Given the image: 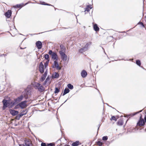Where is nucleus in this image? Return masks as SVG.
Returning a JSON list of instances; mask_svg holds the SVG:
<instances>
[{
  "label": "nucleus",
  "instance_id": "nucleus-1",
  "mask_svg": "<svg viewBox=\"0 0 146 146\" xmlns=\"http://www.w3.org/2000/svg\"><path fill=\"white\" fill-rule=\"evenodd\" d=\"M28 96L27 93H24L21 96L14 99V100L15 101V102L17 104L21 102L23 99L24 98L26 99L28 98Z\"/></svg>",
  "mask_w": 146,
  "mask_h": 146
},
{
  "label": "nucleus",
  "instance_id": "nucleus-2",
  "mask_svg": "<svg viewBox=\"0 0 146 146\" xmlns=\"http://www.w3.org/2000/svg\"><path fill=\"white\" fill-rule=\"evenodd\" d=\"M91 44L92 42H90L87 43L84 47L79 50V52L80 53H82L85 51H87Z\"/></svg>",
  "mask_w": 146,
  "mask_h": 146
},
{
  "label": "nucleus",
  "instance_id": "nucleus-3",
  "mask_svg": "<svg viewBox=\"0 0 146 146\" xmlns=\"http://www.w3.org/2000/svg\"><path fill=\"white\" fill-rule=\"evenodd\" d=\"M48 53L49 54L51 55L52 59L55 60H58V56L56 52H52L51 50H50Z\"/></svg>",
  "mask_w": 146,
  "mask_h": 146
},
{
  "label": "nucleus",
  "instance_id": "nucleus-4",
  "mask_svg": "<svg viewBox=\"0 0 146 146\" xmlns=\"http://www.w3.org/2000/svg\"><path fill=\"white\" fill-rule=\"evenodd\" d=\"M36 89H38L39 92H42L44 91V89L43 86L39 83H36L35 85Z\"/></svg>",
  "mask_w": 146,
  "mask_h": 146
},
{
  "label": "nucleus",
  "instance_id": "nucleus-5",
  "mask_svg": "<svg viewBox=\"0 0 146 146\" xmlns=\"http://www.w3.org/2000/svg\"><path fill=\"white\" fill-rule=\"evenodd\" d=\"M2 102L3 104L2 109L4 110L9 105V103L8 100L5 99L3 100Z\"/></svg>",
  "mask_w": 146,
  "mask_h": 146
},
{
  "label": "nucleus",
  "instance_id": "nucleus-6",
  "mask_svg": "<svg viewBox=\"0 0 146 146\" xmlns=\"http://www.w3.org/2000/svg\"><path fill=\"white\" fill-rule=\"evenodd\" d=\"M59 53L60 54L62 60L64 61H66L67 58V56L62 51V50L60 51Z\"/></svg>",
  "mask_w": 146,
  "mask_h": 146
},
{
  "label": "nucleus",
  "instance_id": "nucleus-7",
  "mask_svg": "<svg viewBox=\"0 0 146 146\" xmlns=\"http://www.w3.org/2000/svg\"><path fill=\"white\" fill-rule=\"evenodd\" d=\"M27 102V101L25 100L21 102L18 104L17 106H19L22 109H23L25 108L26 106V103Z\"/></svg>",
  "mask_w": 146,
  "mask_h": 146
},
{
  "label": "nucleus",
  "instance_id": "nucleus-8",
  "mask_svg": "<svg viewBox=\"0 0 146 146\" xmlns=\"http://www.w3.org/2000/svg\"><path fill=\"white\" fill-rule=\"evenodd\" d=\"M25 145L23 144H20L19 145V146H30L31 144L30 141L29 139H26L24 141Z\"/></svg>",
  "mask_w": 146,
  "mask_h": 146
},
{
  "label": "nucleus",
  "instance_id": "nucleus-9",
  "mask_svg": "<svg viewBox=\"0 0 146 146\" xmlns=\"http://www.w3.org/2000/svg\"><path fill=\"white\" fill-rule=\"evenodd\" d=\"M39 70L42 73L44 72V66L42 62H40L39 64Z\"/></svg>",
  "mask_w": 146,
  "mask_h": 146
},
{
  "label": "nucleus",
  "instance_id": "nucleus-10",
  "mask_svg": "<svg viewBox=\"0 0 146 146\" xmlns=\"http://www.w3.org/2000/svg\"><path fill=\"white\" fill-rule=\"evenodd\" d=\"M145 124V121L144 119L142 120H139L137 123V125L139 126H144Z\"/></svg>",
  "mask_w": 146,
  "mask_h": 146
},
{
  "label": "nucleus",
  "instance_id": "nucleus-11",
  "mask_svg": "<svg viewBox=\"0 0 146 146\" xmlns=\"http://www.w3.org/2000/svg\"><path fill=\"white\" fill-rule=\"evenodd\" d=\"M9 111L10 113L13 116L16 115H17L19 113L18 111L12 109H10L9 110Z\"/></svg>",
  "mask_w": 146,
  "mask_h": 146
},
{
  "label": "nucleus",
  "instance_id": "nucleus-12",
  "mask_svg": "<svg viewBox=\"0 0 146 146\" xmlns=\"http://www.w3.org/2000/svg\"><path fill=\"white\" fill-rule=\"evenodd\" d=\"M36 45L38 49H40L42 47V44L40 41H38L36 43Z\"/></svg>",
  "mask_w": 146,
  "mask_h": 146
},
{
  "label": "nucleus",
  "instance_id": "nucleus-13",
  "mask_svg": "<svg viewBox=\"0 0 146 146\" xmlns=\"http://www.w3.org/2000/svg\"><path fill=\"white\" fill-rule=\"evenodd\" d=\"M81 75L82 78H84L87 76V73L85 70H83L81 73Z\"/></svg>",
  "mask_w": 146,
  "mask_h": 146
},
{
  "label": "nucleus",
  "instance_id": "nucleus-14",
  "mask_svg": "<svg viewBox=\"0 0 146 146\" xmlns=\"http://www.w3.org/2000/svg\"><path fill=\"white\" fill-rule=\"evenodd\" d=\"M12 13L11 11L8 10L5 13V16L8 18H9L11 15Z\"/></svg>",
  "mask_w": 146,
  "mask_h": 146
},
{
  "label": "nucleus",
  "instance_id": "nucleus-15",
  "mask_svg": "<svg viewBox=\"0 0 146 146\" xmlns=\"http://www.w3.org/2000/svg\"><path fill=\"white\" fill-rule=\"evenodd\" d=\"M24 6V4L22 3L21 4H17V5L14 6L13 7L15 8H21L22 7Z\"/></svg>",
  "mask_w": 146,
  "mask_h": 146
},
{
  "label": "nucleus",
  "instance_id": "nucleus-16",
  "mask_svg": "<svg viewBox=\"0 0 146 146\" xmlns=\"http://www.w3.org/2000/svg\"><path fill=\"white\" fill-rule=\"evenodd\" d=\"M70 92V90L68 88H65L64 91V93L62 94L63 96H64L66 94ZM62 95V93L61 94V96Z\"/></svg>",
  "mask_w": 146,
  "mask_h": 146
},
{
  "label": "nucleus",
  "instance_id": "nucleus-17",
  "mask_svg": "<svg viewBox=\"0 0 146 146\" xmlns=\"http://www.w3.org/2000/svg\"><path fill=\"white\" fill-rule=\"evenodd\" d=\"M58 60H55L54 62V65L52 66V68H56L59 65L58 63L57 62Z\"/></svg>",
  "mask_w": 146,
  "mask_h": 146
},
{
  "label": "nucleus",
  "instance_id": "nucleus-18",
  "mask_svg": "<svg viewBox=\"0 0 146 146\" xmlns=\"http://www.w3.org/2000/svg\"><path fill=\"white\" fill-rule=\"evenodd\" d=\"M93 27L94 30L96 31H98L99 30V27L97 26V25L96 24H95L94 25Z\"/></svg>",
  "mask_w": 146,
  "mask_h": 146
},
{
  "label": "nucleus",
  "instance_id": "nucleus-19",
  "mask_svg": "<svg viewBox=\"0 0 146 146\" xmlns=\"http://www.w3.org/2000/svg\"><path fill=\"white\" fill-rule=\"evenodd\" d=\"M80 144V142L78 141H76L75 142L73 143L72 144V145L73 146H77Z\"/></svg>",
  "mask_w": 146,
  "mask_h": 146
},
{
  "label": "nucleus",
  "instance_id": "nucleus-20",
  "mask_svg": "<svg viewBox=\"0 0 146 146\" xmlns=\"http://www.w3.org/2000/svg\"><path fill=\"white\" fill-rule=\"evenodd\" d=\"M27 111L26 110H23L19 114L22 117L24 115L27 114Z\"/></svg>",
  "mask_w": 146,
  "mask_h": 146
},
{
  "label": "nucleus",
  "instance_id": "nucleus-21",
  "mask_svg": "<svg viewBox=\"0 0 146 146\" xmlns=\"http://www.w3.org/2000/svg\"><path fill=\"white\" fill-rule=\"evenodd\" d=\"M117 123L118 125L122 126L123 124V122L122 119H120L117 122Z\"/></svg>",
  "mask_w": 146,
  "mask_h": 146
},
{
  "label": "nucleus",
  "instance_id": "nucleus-22",
  "mask_svg": "<svg viewBox=\"0 0 146 146\" xmlns=\"http://www.w3.org/2000/svg\"><path fill=\"white\" fill-rule=\"evenodd\" d=\"M46 75H45L44 74L42 76L41 78L40 79V81L41 82H43L45 79L46 76Z\"/></svg>",
  "mask_w": 146,
  "mask_h": 146
},
{
  "label": "nucleus",
  "instance_id": "nucleus-23",
  "mask_svg": "<svg viewBox=\"0 0 146 146\" xmlns=\"http://www.w3.org/2000/svg\"><path fill=\"white\" fill-rule=\"evenodd\" d=\"M68 88L70 89H72L73 88V86L70 84H69L67 85Z\"/></svg>",
  "mask_w": 146,
  "mask_h": 146
},
{
  "label": "nucleus",
  "instance_id": "nucleus-24",
  "mask_svg": "<svg viewBox=\"0 0 146 146\" xmlns=\"http://www.w3.org/2000/svg\"><path fill=\"white\" fill-rule=\"evenodd\" d=\"M136 64L139 66H141V62L139 60H137L136 61Z\"/></svg>",
  "mask_w": 146,
  "mask_h": 146
},
{
  "label": "nucleus",
  "instance_id": "nucleus-25",
  "mask_svg": "<svg viewBox=\"0 0 146 146\" xmlns=\"http://www.w3.org/2000/svg\"><path fill=\"white\" fill-rule=\"evenodd\" d=\"M60 92V89L57 87L55 88V90L54 92L55 94H57Z\"/></svg>",
  "mask_w": 146,
  "mask_h": 146
},
{
  "label": "nucleus",
  "instance_id": "nucleus-26",
  "mask_svg": "<svg viewBox=\"0 0 146 146\" xmlns=\"http://www.w3.org/2000/svg\"><path fill=\"white\" fill-rule=\"evenodd\" d=\"M50 79V77L48 76L45 80V81L44 83V85L45 84H46V83Z\"/></svg>",
  "mask_w": 146,
  "mask_h": 146
},
{
  "label": "nucleus",
  "instance_id": "nucleus-27",
  "mask_svg": "<svg viewBox=\"0 0 146 146\" xmlns=\"http://www.w3.org/2000/svg\"><path fill=\"white\" fill-rule=\"evenodd\" d=\"M59 76V74L56 72L55 73V75L54 76V78H58Z\"/></svg>",
  "mask_w": 146,
  "mask_h": 146
},
{
  "label": "nucleus",
  "instance_id": "nucleus-28",
  "mask_svg": "<svg viewBox=\"0 0 146 146\" xmlns=\"http://www.w3.org/2000/svg\"><path fill=\"white\" fill-rule=\"evenodd\" d=\"M96 143L97 145L99 146H102L103 145V143L101 141H98L96 142Z\"/></svg>",
  "mask_w": 146,
  "mask_h": 146
},
{
  "label": "nucleus",
  "instance_id": "nucleus-29",
  "mask_svg": "<svg viewBox=\"0 0 146 146\" xmlns=\"http://www.w3.org/2000/svg\"><path fill=\"white\" fill-rule=\"evenodd\" d=\"M117 118H116L114 116H113L111 117V118L110 119L111 120H114L116 121L117 120Z\"/></svg>",
  "mask_w": 146,
  "mask_h": 146
},
{
  "label": "nucleus",
  "instance_id": "nucleus-30",
  "mask_svg": "<svg viewBox=\"0 0 146 146\" xmlns=\"http://www.w3.org/2000/svg\"><path fill=\"white\" fill-rule=\"evenodd\" d=\"M44 58L45 59L48 60H49V56L48 54H46L45 55Z\"/></svg>",
  "mask_w": 146,
  "mask_h": 146
},
{
  "label": "nucleus",
  "instance_id": "nucleus-31",
  "mask_svg": "<svg viewBox=\"0 0 146 146\" xmlns=\"http://www.w3.org/2000/svg\"><path fill=\"white\" fill-rule=\"evenodd\" d=\"M49 62V60H47L46 62L44 64V66L45 68H46L48 66V63Z\"/></svg>",
  "mask_w": 146,
  "mask_h": 146
},
{
  "label": "nucleus",
  "instance_id": "nucleus-32",
  "mask_svg": "<svg viewBox=\"0 0 146 146\" xmlns=\"http://www.w3.org/2000/svg\"><path fill=\"white\" fill-rule=\"evenodd\" d=\"M102 140L104 141H106L108 139V137L107 136H104L103 137Z\"/></svg>",
  "mask_w": 146,
  "mask_h": 146
},
{
  "label": "nucleus",
  "instance_id": "nucleus-33",
  "mask_svg": "<svg viewBox=\"0 0 146 146\" xmlns=\"http://www.w3.org/2000/svg\"><path fill=\"white\" fill-rule=\"evenodd\" d=\"M21 117L20 115L18 114L15 117V119L17 120H19Z\"/></svg>",
  "mask_w": 146,
  "mask_h": 146
},
{
  "label": "nucleus",
  "instance_id": "nucleus-34",
  "mask_svg": "<svg viewBox=\"0 0 146 146\" xmlns=\"http://www.w3.org/2000/svg\"><path fill=\"white\" fill-rule=\"evenodd\" d=\"M142 110H140V111H138L137 112H135V113H134L132 115V116H133L135 115H136V114H138V113H140V112H141L142 111Z\"/></svg>",
  "mask_w": 146,
  "mask_h": 146
},
{
  "label": "nucleus",
  "instance_id": "nucleus-35",
  "mask_svg": "<svg viewBox=\"0 0 146 146\" xmlns=\"http://www.w3.org/2000/svg\"><path fill=\"white\" fill-rule=\"evenodd\" d=\"M17 104V103L16 102H15V101L14 102H11V104L12 105V106H13L14 105Z\"/></svg>",
  "mask_w": 146,
  "mask_h": 146
},
{
  "label": "nucleus",
  "instance_id": "nucleus-36",
  "mask_svg": "<svg viewBox=\"0 0 146 146\" xmlns=\"http://www.w3.org/2000/svg\"><path fill=\"white\" fill-rule=\"evenodd\" d=\"M43 3L41 4L44 5H48V6H52V5L50 4H48V3H46L45 4V3L44 2H43Z\"/></svg>",
  "mask_w": 146,
  "mask_h": 146
},
{
  "label": "nucleus",
  "instance_id": "nucleus-37",
  "mask_svg": "<svg viewBox=\"0 0 146 146\" xmlns=\"http://www.w3.org/2000/svg\"><path fill=\"white\" fill-rule=\"evenodd\" d=\"M138 24H140L143 27H145V26L144 25L143 23L141 22H139L138 23Z\"/></svg>",
  "mask_w": 146,
  "mask_h": 146
},
{
  "label": "nucleus",
  "instance_id": "nucleus-38",
  "mask_svg": "<svg viewBox=\"0 0 146 146\" xmlns=\"http://www.w3.org/2000/svg\"><path fill=\"white\" fill-rule=\"evenodd\" d=\"M90 11V9H89V8H88L87 7L85 8V11H87L88 12H89Z\"/></svg>",
  "mask_w": 146,
  "mask_h": 146
},
{
  "label": "nucleus",
  "instance_id": "nucleus-39",
  "mask_svg": "<svg viewBox=\"0 0 146 146\" xmlns=\"http://www.w3.org/2000/svg\"><path fill=\"white\" fill-rule=\"evenodd\" d=\"M55 144L53 143H50V146H54Z\"/></svg>",
  "mask_w": 146,
  "mask_h": 146
},
{
  "label": "nucleus",
  "instance_id": "nucleus-40",
  "mask_svg": "<svg viewBox=\"0 0 146 146\" xmlns=\"http://www.w3.org/2000/svg\"><path fill=\"white\" fill-rule=\"evenodd\" d=\"M41 146H46V145L45 143H42L41 144Z\"/></svg>",
  "mask_w": 146,
  "mask_h": 146
},
{
  "label": "nucleus",
  "instance_id": "nucleus-41",
  "mask_svg": "<svg viewBox=\"0 0 146 146\" xmlns=\"http://www.w3.org/2000/svg\"><path fill=\"white\" fill-rule=\"evenodd\" d=\"M87 7L89 8L90 9H91L92 8V7L91 5H88Z\"/></svg>",
  "mask_w": 146,
  "mask_h": 146
},
{
  "label": "nucleus",
  "instance_id": "nucleus-42",
  "mask_svg": "<svg viewBox=\"0 0 146 146\" xmlns=\"http://www.w3.org/2000/svg\"><path fill=\"white\" fill-rule=\"evenodd\" d=\"M56 68L57 69H58L59 70H60L61 69V67L59 66L58 65V67H57Z\"/></svg>",
  "mask_w": 146,
  "mask_h": 146
},
{
  "label": "nucleus",
  "instance_id": "nucleus-43",
  "mask_svg": "<svg viewBox=\"0 0 146 146\" xmlns=\"http://www.w3.org/2000/svg\"><path fill=\"white\" fill-rule=\"evenodd\" d=\"M63 47H64V46L63 45H60V47L61 50H63Z\"/></svg>",
  "mask_w": 146,
  "mask_h": 146
},
{
  "label": "nucleus",
  "instance_id": "nucleus-44",
  "mask_svg": "<svg viewBox=\"0 0 146 146\" xmlns=\"http://www.w3.org/2000/svg\"><path fill=\"white\" fill-rule=\"evenodd\" d=\"M143 119L142 118V115H141L140 117V118L139 120H142Z\"/></svg>",
  "mask_w": 146,
  "mask_h": 146
},
{
  "label": "nucleus",
  "instance_id": "nucleus-45",
  "mask_svg": "<svg viewBox=\"0 0 146 146\" xmlns=\"http://www.w3.org/2000/svg\"><path fill=\"white\" fill-rule=\"evenodd\" d=\"M47 70H46L45 72H44V74H45V75H46L47 76Z\"/></svg>",
  "mask_w": 146,
  "mask_h": 146
},
{
  "label": "nucleus",
  "instance_id": "nucleus-46",
  "mask_svg": "<svg viewBox=\"0 0 146 146\" xmlns=\"http://www.w3.org/2000/svg\"><path fill=\"white\" fill-rule=\"evenodd\" d=\"M7 55V54H3L1 55V56H6Z\"/></svg>",
  "mask_w": 146,
  "mask_h": 146
},
{
  "label": "nucleus",
  "instance_id": "nucleus-47",
  "mask_svg": "<svg viewBox=\"0 0 146 146\" xmlns=\"http://www.w3.org/2000/svg\"><path fill=\"white\" fill-rule=\"evenodd\" d=\"M130 115H126L125 117H128L129 116H130Z\"/></svg>",
  "mask_w": 146,
  "mask_h": 146
},
{
  "label": "nucleus",
  "instance_id": "nucleus-48",
  "mask_svg": "<svg viewBox=\"0 0 146 146\" xmlns=\"http://www.w3.org/2000/svg\"><path fill=\"white\" fill-rule=\"evenodd\" d=\"M52 31V30H50L49 31H45V32H42L41 33H44V32H48V31Z\"/></svg>",
  "mask_w": 146,
  "mask_h": 146
},
{
  "label": "nucleus",
  "instance_id": "nucleus-49",
  "mask_svg": "<svg viewBox=\"0 0 146 146\" xmlns=\"http://www.w3.org/2000/svg\"><path fill=\"white\" fill-rule=\"evenodd\" d=\"M46 146H50V143H47Z\"/></svg>",
  "mask_w": 146,
  "mask_h": 146
},
{
  "label": "nucleus",
  "instance_id": "nucleus-50",
  "mask_svg": "<svg viewBox=\"0 0 146 146\" xmlns=\"http://www.w3.org/2000/svg\"><path fill=\"white\" fill-rule=\"evenodd\" d=\"M144 119V121L146 120V116H145Z\"/></svg>",
  "mask_w": 146,
  "mask_h": 146
},
{
  "label": "nucleus",
  "instance_id": "nucleus-51",
  "mask_svg": "<svg viewBox=\"0 0 146 146\" xmlns=\"http://www.w3.org/2000/svg\"><path fill=\"white\" fill-rule=\"evenodd\" d=\"M27 4H28V3H26L25 5L24 4V6L27 5Z\"/></svg>",
  "mask_w": 146,
  "mask_h": 146
},
{
  "label": "nucleus",
  "instance_id": "nucleus-52",
  "mask_svg": "<svg viewBox=\"0 0 146 146\" xmlns=\"http://www.w3.org/2000/svg\"><path fill=\"white\" fill-rule=\"evenodd\" d=\"M70 146V145H65V146Z\"/></svg>",
  "mask_w": 146,
  "mask_h": 146
},
{
  "label": "nucleus",
  "instance_id": "nucleus-53",
  "mask_svg": "<svg viewBox=\"0 0 146 146\" xmlns=\"http://www.w3.org/2000/svg\"><path fill=\"white\" fill-rule=\"evenodd\" d=\"M67 100H66L65 101V102H64V103L65 102L67 101Z\"/></svg>",
  "mask_w": 146,
  "mask_h": 146
},
{
  "label": "nucleus",
  "instance_id": "nucleus-54",
  "mask_svg": "<svg viewBox=\"0 0 146 146\" xmlns=\"http://www.w3.org/2000/svg\"><path fill=\"white\" fill-rule=\"evenodd\" d=\"M17 108V107H16V106H15V109H16Z\"/></svg>",
  "mask_w": 146,
  "mask_h": 146
},
{
  "label": "nucleus",
  "instance_id": "nucleus-55",
  "mask_svg": "<svg viewBox=\"0 0 146 146\" xmlns=\"http://www.w3.org/2000/svg\"><path fill=\"white\" fill-rule=\"evenodd\" d=\"M99 127L98 128V130L99 129Z\"/></svg>",
  "mask_w": 146,
  "mask_h": 146
},
{
  "label": "nucleus",
  "instance_id": "nucleus-56",
  "mask_svg": "<svg viewBox=\"0 0 146 146\" xmlns=\"http://www.w3.org/2000/svg\"><path fill=\"white\" fill-rule=\"evenodd\" d=\"M21 48V49H23V48H22L21 47V48Z\"/></svg>",
  "mask_w": 146,
  "mask_h": 146
},
{
  "label": "nucleus",
  "instance_id": "nucleus-57",
  "mask_svg": "<svg viewBox=\"0 0 146 146\" xmlns=\"http://www.w3.org/2000/svg\"><path fill=\"white\" fill-rule=\"evenodd\" d=\"M106 104L108 105V104L107 103H106Z\"/></svg>",
  "mask_w": 146,
  "mask_h": 146
},
{
  "label": "nucleus",
  "instance_id": "nucleus-58",
  "mask_svg": "<svg viewBox=\"0 0 146 146\" xmlns=\"http://www.w3.org/2000/svg\"><path fill=\"white\" fill-rule=\"evenodd\" d=\"M102 101H103V99H102Z\"/></svg>",
  "mask_w": 146,
  "mask_h": 146
},
{
  "label": "nucleus",
  "instance_id": "nucleus-59",
  "mask_svg": "<svg viewBox=\"0 0 146 146\" xmlns=\"http://www.w3.org/2000/svg\"><path fill=\"white\" fill-rule=\"evenodd\" d=\"M60 96L59 97V98H60Z\"/></svg>",
  "mask_w": 146,
  "mask_h": 146
},
{
  "label": "nucleus",
  "instance_id": "nucleus-60",
  "mask_svg": "<svg viewBox=\"0 0 146 146\" xmlns=\"http://www.w3.org/2000/svg\"><path fill=\"white\" fill-rule=\"evenodd\" d=\"M0 56H1V55H0Z\"/></svg>",
  "mask_w": 146,
  "mask_h": 146
}]
</instances>
